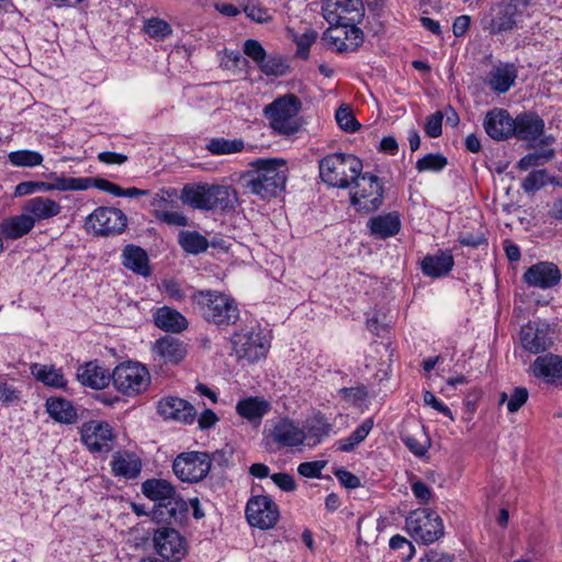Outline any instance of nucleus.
Here are the masks:
<instances>
[{"label":"nucleus","mask_w":562,"mask_h":562,"mask_svg":"<svg viewBox=\"0 0 562 562\" xmlns=\"http://www.w3.org/2000/svg\"><path fill=\"white\" fill-rule=\"evenodd\" d=\"M322 12L331 26H342V30L337 29L335 32H344L346 36L350 33L355 36V42L347 44L333 31H326L324 40L333 44L338 52L355 49L362 43V31L356 26L364 15L362 0H324Z\"/></svg>","instance_id":"f257e3e1"},{"label":"nucleus","mask_w":562,"mask_h":562,"mask_svg":"<svg viewBox=\"0 0 562 562\" xmlns=\"http://www.w3.org/2000/svg\"><path fill=\"white\" fill-rule=\"evenodd\" d=\"M251 169L243 175L241 180L251 193L271 199L285 189L288 180L286 161L281 158L257 159L250 162Z\"/></svg>","instance_id":"f03ea898"},{"label":"nucleus","mask_w":562,"mask_h":562,"mask_svg":"<svg viewBox=\"0 0 562 562\" xmlns=\"http://www.w3.org/2000/svg\"><path fill=\"white\" fill-rule=\"evenodd\" d=\"M180 198L193 209L226 211L234 209L237 193L229 186L188 184L182 189Z\"/></svg>","instance_id":"7ed1b4c3"},{"label":"nucleus","mask_w":562,"mask_h":562,"mask_svg":"<svg viewBox=\"0 0 562 562\" xmlns=\"http://www.w3.org/2000/svg\"><path fill=\"white\" fill-rule=\"evenodd\" d=\"M362 161L352 154L334 153L318 162L321 179L329 187L347 189L362 171Z\"/></svg>","instance_id":"20e7f679"},{"label":"nucleus","mask_w":562,"mask_h":562,"mask_svg":"<svg viewBox=\"0 0 562 562\" xmlns=\"http://www.w3.org/2000/svg\"><path fill=\"white\" fill-rule=\"evenodd\" d=\"M200 313L216 325H234L239 318V308L233 297L218 291H199L193 295Z\"/></svg>","instance_id":"39448f33"},{"label":"nucleus","mask_w":562,"mask_h":562,"mask_svg":"<svg viewBox=\"0 0 562 562\" xmlns=\"http://www.w3.org/2000/svg\"><path fill=\"white\" fill-rule=\"evenodd\" d=\"M301 100L294 94H285L276 99L263 110L271 128L279 135H291L299 131V112Z\"/></svg>","instance_id":"423d86ee"},{"label":"nucleus","mask_w":562,"mask_h":562,"mask_svg":"<svg viewBox=\"0 0 562 562\" xmlns=\"http://www.w3.org/2000/svg\"><path fill=\"white\" fill-rule=\"evenodd\" d=\"M405 530L417 542L431 544L445 535L441 517L429 508H418L408 514L405 519Z\"/></svg>","instance_id":"0eeeda50"},{"label":"nucleus","mask_w":562,"mask_h":562,"mask_svg":"<svg viewBox=\"0 0 562 562\" xmlns=\"http://www.w3.org/2000/svg\"><path fill=\"white\" fill-rule=\"evenodd\" d=\"M112 380L119 392L127 396H135L148 389L150 373L144 364L126 361L113 370Z\"/></svg>","instance_id":"6e6552de"},{"label":"nucleus","mask_w":562,"mask_h":562,"mask_svg":"<svg viewBox=\"0 0 562 562\" xmlns=\"http://www.w3.org/2000/svg\"><path fill=\"white\" fill-rule=\"evenodd\" d=\"M212 464L213 460L207 452H181L172 462V472L181 482L194 484L207 476Z\"/></svg>","instance_id":"1a4fd4ad"},{"label":"nucleus","mask_w":562,"mask_h":562,"mask_svg":"<svg viewBox=\"0 0 562 562\" xmlns=\"http://www.w3.org/2000/svg\"><path fill=\"white\" fill-rule=\"evenodd\" d=\"M350 201L358 212L371 213L381 207L383 203V187L380 179L366 172L353 180Z\"/></svg>","instance_id":"9d476101"},{"label":"nucleus","mask_w":562,"mask_h":562,"mask_svg":"<svg viewBox=\"0 0 562 562\" xmlns=\"http://www.w3.org/2000/svg\"><path fill=\"white\" fill-rule=\"evenodd\" d=\"M233 350L240 359L249 362L258 361L268 351L269 344L261 330L256 327L245 328L235 333L231 339Z\"/></svg>","instance_id":"9b49d317"},{"label":"nucleus","mask_w":562,"mask_h":562,"mask_svg":"<svg viewBox=\"0 0 562 562\" xmlns=\"http://www.w3.org/2000/svg\"><path fill=\"white\" fill-rule=\"evenodd\" d=\"M126 225V215L115 207L100 206L86 218L87 229L100 236L119 235Z\"/></svg>","instance_id":"f8f14e48"},{"label":"nucleus","mask_w":562,"mask_h":562,"mask_svg":"<svg viewBox=\"0 0 562 562\" xmlns=\"http://www.w3.org/2000/svg\"><path fill=\"white\" fill-rule=\"evenodd\" d=\"M530 0H506L497 7L496 13L483 20V27L491 34H498L513 30L517 16L529 7Z\"/></svg>","instance_id":"ddd939ff"},{"label":"nucleus","mask_w":562,"mask_h":562,"mask_svg":"<svg viewBox=\"0 0 562 562\" xmlns=\"http://www.w3.org/2000/svg\"><path fill=\"white\" fill-rule=\"evenodd\" d=\"M519 339L525 351L538 355L553 345V329L544 322H529L521 327Z\"/></svg>","instance_id":"4468645a"},{"label":"nucleus","mask_w":562,"mask_h":562,"mask_svg":"<svg viewBox=\"0 0 562 562\" xmlns=\"http://www.w3.org/2000/svg\"><path fill=\"white\" fill-rule=\"evenodd\" d=\"M248 522L262 530L272 528L279 519L278 505L267 495L250 498L246 506Z\"/></svg>","instance_id":"2eb2a0df"},{"label":"nucleus","mask_w":562,"mask_h":562,"mask_svg":"<svg viewBox=\"0 0 562 562\" xmlns=\"http://www.w3.org/2000/svg\"><path fill=\"white\" fill-rule=\"evenodd\" d=\"M154 544L161 558L173 562L180 561L188 552L186 539L175 528L157 529L154 535Z\"/></svg>","instance_id":"dca6fc26"},{"label":"nucleus","mask_w":562,"mask_h":562,"mask_svg":"<svg viewBox=\"0 0 562 562\" xmlns=\"http://www.w3.org/2000/svg\"><path fill=\"white\" fill-rule=\"evenodd\" d=\"M114 436L111 426L105 422L91 420L83 424L81 440L93 452H109Z\"/></svg>","instance_id":"f3484780"},{"label":"nucleus","mask_w":562,"mask_h":562,"mask_svg":"<svg viewBox=\"0 0 562 562\" xmlns=\"http://www.w3.org/2000/svg\"><path fill=\"white\" fill-rule=\"evenodd\" d=\"M559 267L549 261H540L530 266L522 274V281L532 288L541 290L552 289L561 281Z\"/></svg>","instance_id":"a211bd4d"},{"label":"nucleus","mask_w":562,"mask_h":562,"mask_svg":"<svg viewBox=\"0 0 562 562\" xmlns=\"http://www.w3.org/2000/svg\"><path fill=\"white\" fill-rule=\"evenodd\" d=\"M189 505L180 496L156 504L151 510V519L157 524L182 525L188 518Z\"/></svg>","instance_id":"6ab92c4d"},{"label":"nucleus","mask_w":562,"mask_h":562,"mask_svg":"<svg viewBox=\"0 0 562 562\" xmlns=\"http://www.w3.org/2000/svg\"><path fill=\"white\" fill-rule=\"evenodd\" d=\"M158 413L168 419L191 425L196 419V409L188 401L168 396L159 401Z\"/></svg>","instance_id":"aec40b11"},{"label":"nucleus","mask_w":562,"mask_h":562,"mask_svg":"<svg viewBox=\"0 0 562 562\" xmlns=\"http://www.w3.org/2000/svg\"><path fill=\"white\" fill-rule=\"evenodd\" d=\"M486 134L495 140H504L515 132L514 119L504 109H493L485 115L483 122Z\"/></svg>","instance_id":"412c9836"},{"label":"nucleus","mask_w":562,"mask_h":562,"mask_svg":"<svg viewBox=\"0 0 562 562\" xmlns=\"http://www.w3.org/2000/svg\"><path fill=\"white\" fill-rule=\"evenodd\" d=\"M269 437L279 447L291 448L301 446L306 439V434L294 422L282 418L273 424L269 431Z\"/></svg>","instance_id":"4be33fe9"},{"label":"nucleus","mask_w":562,"mask_h":562,"mask_svg":"<svg viewBox=\"0 0 562 562\" xmlns=\"http://www.w3.org/2000/svg\"><path fill=\"white\" fill-rule=\"evenodd\" d=\"M22 211L35 225L57 216L61 212V205L47 196H34L24 202Z\"/></svg>","instance_id":"5701e85b"},{"label":"nucleus","mask_w":562,"mask_h":562,"mask_svg":"<svg viewBox=\"0 0 562 562\" xmlns=\"http://www.w3.org/2000/svg\"><path fill=\"white\" fill-rule=\"evenodd\" d=\"M402 223L397 212H389L369 218L367 228L376 239H386L398 234Z\"/></svg>","instance_id":"b1692460"},{"label":"nucleus","mask_w":562,"mask_h":562,"mask_svg":"<svg viewBox=\"0 0 562 562\" xmlns=\"http://www.w3.org/2000/svg\"><path fill=\"white\" fill-rule=\"evenodd\" d=\"M513 136L519 140H536L544 130L543 120L535 113H521L514 119Z\"/></svg>","instance_id":"393cba45"},{"label":"nucleus","mask_w":562,"mask_h":562,"mask_svg":"<svg viewBox=\"0 0 562 562\" xmlns=\"http://www.w3.org/2000/svg\"><path fill=\"white\" fill-rule=\"evenodd\" d=\"M531 371L547 382L562 381V358L552 353L539 356L531 364Z\"/></svg>","instance_id":"a878e982"},{"label":"nucleus","mask_w":562,"mask_h":562,"mask_svg":"<svg viewBox=\"0 0 562 562\" xmlns=\"http://www.w3.org/2000/svg\"><path fill=\"white\" fill-rule=\"evenodd\" d=\"M454 259L449 250H439L435 255L426 256L420 263L425 276L440 278L447 276L453 268Z\"/></svg>","instance_id":"bb28decb"},{"label":"nucleus","mask_w":562,"mask_h":562,"mask_svg":"<svg viewBox=\"0 0 562 562\" xmlns=\"http://www.w3.org/2000/svg\"><path fill=\"white\" fill-rule=\"evenodd\" d=\"M122 265L132 272L149 277L151 274V267L147 252L135 245H127L122 251Z\"/></svg>","instance_id":"cd10ccee"},{"label":"nucleus","mask_w":562,"mask_h":562,"mask_svg":"<svg viewBox=\"0 0 562 562\" xmlns=\"http://www.w3.org/2000/svg\"><path fill=\"white\" fill-rule=\"evenodd\" d=\"M153 351L165 362L177 364L187 355L186 346L181 340L172 336H165L153 346Z\"/></svg>","instance_id":"c85d7f7f"},{"label":"nucleus","mask_w":562,"mask_h":562,"mask_svg":"<svg viewBox=\"0 0 562 562\" xmlns=\"http://www.w3.org/2000/svg\"><path fill=\"white\" fill-rule=\"evenodd\" d=\"M271 405L268 401L258 396H250L238 401L236 404L237 414L252 425H259Z\"/></svg>","instance_id":"c756f323"},{"label":"nucleus","mask_w":562,"mask_h":562,"mask_svg":"<svg viewBox=\"0 0 562 562\" xmlns=\"http://www.w3.org/2000/svg\"><path fill=\"white\" fill-rule=\"evenodd\" d=\"M46 412L57 423L71 425L78 419L76 407L64 397H49L45 403Z\"/></svg>","instance_id":"7c9ffc66"},{"label":"nucleus","mask_w":562,"mask_h":562,"mask_svg":"<svg viewBox=\"0 0 562 562\" xmlns=\"http://www.w3.org/2000/svg\"><path fill=\"white\" fill-rule=\"evenodd\" d=\"M33 228V221L23 211L21 214L9 216L0 223V234L7 239L21 238Z\"/></svg>","instance_id":"2f4dec72"},{"label":"nucleus","mask_w":562,"mask_h":562,"mask_svg":"<svg viewBox=\"0 0 562 562\" xmlns=\"http://www.w3.org/2000/svg\"><path fill=\"white\" fill-rule=\"evenodd\" d=\"M142 493L150 501L161 504L178 496L176 487L162 479H149L142 483Z\"/></svg>","instance_id":"473e14b6"},{"label":"nucleus","mask_w":562,"mask_h":562,"mask_svg":"<svg viewBox=\"0 0 562 562\" xmlns=\"http://www.w3.org/2000/svg\"><path fill=\"white\" fill-rule=\"evenodd\" d=\"M517 78V70L513 64H505L494 67L488 76L487 82L492 90L505 93L510 89Z\"/></svg>","instance_id":"72a5a7b5"},{"label":"nucleus","mask_w":562,"mask_h":562,"mask_svg":"<svg viewBox=\"0 0 562 562\" xmlns=\"http://www.w3.org/2000/svg\"><path fill=\"white\" fill-rule=\"evenodd\" d=\"M77 378L82 385L95 390L106 386L110 380L105 369L97 362H88L79 367Z\"/></svg>","instance_id":"f704fd0d"},{"label":"nucleus","mask_w":562,"mask_h":562,"mask_svg":"<svg viewBox=\"0 0 562 562\" xmlns=\"http://www.w3.org/2000/svg\"><path fill=\"white\" fill-rule=\"evenodd\" d=\"M154 319L156 326L166 331L180 333L188 326L186 317L168 306L158 308L154 314Z\"/></svg>","instance_id":"c9c22d12"},{"label":"nucleus","mask_w":562,"mask_h":562,"mask_svg":"<svg viewBox=\"0 0 562 562\" xmlns=\"http://www.w3.org/2000/svg\"><path fill=\"white\" fill-rule=\"evenodd\" d=\"M112 472L115 476L125 479H135L139 475L143 464L140 459L134 453H119L111 462Z\"/></svg>","instance_id":"e433bc0d"},{"label":"nucleus","mask_w":562,"mask_h":562,"mask_svg":"<svg viewBox=\"0 0 562 562\" xmlns=\"http://www.w3.org/2000/svg\"><path fill=\"white\" fill-rule=\"evenodd\" d=\"M31 373L46 386L63 389L67 385L61 369H56L54 366L34 363L31 367Z\"/></svg>","instance_id":"4c0bfd02"},{"label":"nucleus","mask_w":562,"mask_h":562,"mask_svg":"<svg viewBox=\"0 0 562 562\" xmlns=\"http://www.w3.org/2000/svg\"><path fill=\"white\" fill-rule=\"evenodd\" d=\"M50 179L53 190L58 191H82L91 188L90 178H68L65 175L52 172L47 176Z\"/></svg>","instance_id":"58836bf2"},{"label":"nucleus","mask_w":562,"mask_h":562,"mask_svg":"<svg viewBox=\"0 0 562 562\" xmlns=\"http://www.w3.org/2000/svg\"><path fill=\"white\" fill-rule=\"evenodd\" d=\"M373 428V419H364L347 438L339 440L338 450L342 452H350L362 442Z\"/></svg>","instance_id":"ea45409f"},{"label":"nucleus","mask_w":562,"mask_h":562,"mask_svg":"<svg viewBox=\"0 0 562 562\" xmlns=\"http://www.w3.org/2000/svg\"><path fill=\"white\" fill-rule=\"evenodd\" d=\"M178 241L186 252L192 255L204 252L209 248V240L198 232H181Z\"/></svg>","instance_id":"a19ab883"},{"label":"nucleus","mask_w":562,"mask_h":562,"mask_svg":"<svg viewBox=\"0 0 562 562\" xmlns=\"http://www.w3.org/2000/svg\"><path fill=\"white\" fill-rule=\"evenodd\" d=\"M245 147L241 139H227L224 137L211 138L205 148L213 155H231L240 153Z\"/></svg>","instance_id":"79ce46f5"},{"label":"nucleus","mask_w":562,"mask_h":562,"mask_svg":"<svg viewBox=\"0 0 562 562\" xmlns=\"http://www.w3.org/2000/svg\"><path fill=\"white\" fill-rule=\"evenodd\" d=\"M289 36L296 44V55L303 59L308 57V50L317 38V32L311 27H304L303 32L288 30Z\"/></svg>","instance_id":"37998d69"},{"label":"nucleus","mask_w":562,"mask_h":562,"mask_svg":"<svg viewBox=\"0 0 562 562\" xmlns=\"http://www.w3.org/2000/svg\"><path fill=\"white\" fill-rule=\"evenodd\" d=\"M402 441L417 457H423L430 447V441L424 431V427L419 428L416 434L402 436Z\"/></svg>","instance_id":"c03bdc74"},{"label":"nucleus","mask_w":562,"mask_h":562,"mask_svg":"<svg viewBox=\"0 0 562 562\" xmlns=\"http://www.w3.org/2000/svg\"><path fill=\"white\" fill-rule=\"evenodd\" d=\"M143 30L148 36L155 40H164L172 33L171 25L160 18L147 19L144 22Z\"/></svg>","instance_id":"a18cd8bd"},{"label":"nucleus","mask_w":562,"mask_h":562,"mask_svg":"<svg viewBox=\"0 0 562 562\" xmlns=\"http://www.w3.org/2000/svg\"><path fill=\"white\" fill-rule=\"evenodd\" d=\"M9 161L16 167H35L42 164L43 157L37 151L18 150L9 154Z\"/></svg>","instance_id":"49530a36"},{"label":"nucleus","mask_w":562,"mask_h":562,"mask_svg":"<svg viewBox=\"0 0 562 562\" xmlns=\"http://www.w3.org/2000/svg\"><path fill=\"white\" fill-rule=\"evenodd\" d=\"M448 164L447 158L437 153V154H427L423 158L418 159L416 162V169L419 172L424 171H440L442 170Z\"/></svg>","instance_id":"de8ad7c7"},{"label":"nucleus","mask_w":562,"mask_h":562,"mask_svg":"<svg viewBox=\"0 0 562 562\" xmlns=\"http://www.w3.org/2000/svg\"><path fill=\"white\" fill-rule=\"evenodd\" d=\"M260 70L267 76H283L286 74L289 66L279 56H267L263 61L258 65Z\"/></svg>","instance_id":"09e8293b"},{"label":"nucleus","mask_w":562,"mask_h":562,"mask_svg":"<svg viewBox=\"0 0 562 562\" xmlns=\"http://www.w3.org/2000/svg\"><path fill=\"white\" fill-rule=\"evenodd\" d=\"M553 156H554L553 149H543L541 151L528 154V155L524 156L518 161V168L520 170H528L531 167L539 166L543 161H548V160L552 159Z\"/></svg>","instance_id":"8fccbe9b"},{"label":"nucleus","mask_w":562,"mask_h":562,"mask_svg":"<svg viewBox=\"0 0 562 562\" xmlns=\"http://www.w3.org/2000/svg\"><path fill=\"white\" fill-rule=\"evenodd\" d=\"M548 180L546 170H535L530 172L521 183L525 192H535L544 187Z\"/></svg>","instance_id":"3c124183"},{"label":"nucleus","mask_w":562,"mask_h":562,"mask_svg":"<svg viewBox=\"0 0 562 562\" xmlns=\"http://www.w3.org/2000/svg\"><path fill=\"white\" fill-rule=\"evenodd\" d=\"M390 548L394 551H402L401 559L409 561L415 554V547L406 538L395 535L390 539Z\"/></svg>","instance_id":"603ef678"},{"label":"nucleus","mask_w":562,"mask_h":562,"mask_svg":"<svg viewBox=\"0 0 562 562\" xmlns=\"http://www.w3.org/2000/svg\"><path fill=\"white\" fill-rule=\"evenodd\" d=\"M336 121L346 132H356L360 128V124L347 106H340L336 111Z\"/></svg>","instance_id":"864d4df0"},{"label":"nucleus","mask_w":562,"mask_h":562,"mask_svg":"<svg viewBox=\"0 0 562 562\" xmlns=\"http://www.w3.org/2000/svg\"><path fill=\"white\" fill-rule=\"evenodd\" d=\"M157 220L170 226L184 227L188 225L187 216L177 211L157 210Z\"/></svg>","instance_id":"5fc2aeb1"},{"label":"nucleus","mask_w":562,"mask_h":562,"mask_svg":"<svg viewBox=\"0 0 562 562\" xmlns=\"http://www.w3.org/2000/svg\"><path fill=\"white\" fill-rule=\"evenodd\" d=\"M21 392L12 384L0 378V402L12 405L20 401Z\"/></svg>","instance_id":"6e6d98bb"},{"label":"nucleus","mask_w":562,"mask_h":562,"mask_svg":"<svg viewBox=\"0 0 562 562\" xmlns=\"http://www.w3.org/2000/svg\"><path fill=\"white\" fill-rule=\"evenodd\" d=\"M331 430V425L323 419H316L307 429L306 438H315L313 445L321 441L322 438L327 437Z\"/></svg>","instance_id":"4d7b16f0"},{"label":"nucleus","mask_w":562,"mask_h":562,"mask_svg":"<svg viewBox=\"0 0 562 562\" xmlns=\"http://www.w3.org/2000/svg\"><path fill=\"white\" fill-rule=\"evenodd\" d=\"M442 120L443 115L441 112L437 111L434 114L429 115L426 120L425 124V133L427 136L431 138L439 137L442 133Z\"/></svg>","instance_id":"13d9d810"},{"label":"nucleus","mask_w":562,"mask_h":562,"mask_svg":"<svg viewBox=\"0 0 562 562\" xmlns=\"http://www.w3.org/2000/svg\"><path fill=\"white\" fill-rule=\"evenodd\" d=\"M244 53L250 57L257 65L263 61L266 50L262 45L256 40H247L244 44Z\"/></svg>","instance_id":"bf43d9fd"},{"label":"nucleus","mask_w":562,"mask_h":562,"mask_svg":"<svg viewBox=\"0 0 562 562\" xmlns=\"http://www.w3.org/2000/svg\"><path fill=\"white\" fill-rule=\"evenodd\" d=\"M528 395L529 393L526 387H515L507 402L508 412H517L527 402Z\"/></svg>","instance_id":"052dcab7"},{"label":"nucleus","mask_w":562,"mask_h":562,"mask_svg":"<svg viewBox=\"0 0 562 562\" xmlns=\"http://www.w3.org/2000/svg\"><path fill=\"white\" fill-rule=\"evenodd\" d=\"M326 461L303 462L299 465L297 472L304 477H321Z\"/></svg>","instance_id":"680f3d73"},{"label":"nucleus","mask_w":562,"mask_h":562,"mask_svg":"<svg viewBox=\"0 0 562 562\" xmlns=\"http://www.w3.org/2000/svg\"><path fill=\"white\" fill-rule=\"evenodd\" d=\"M423 400L425 405L431 406L434 409L449 417L451 420H454L451 409L440 402L432 392L425 391L423 394Z\"/></svg>","instance_id":"e2e57ef3"},{"label":"nucleus","mask_w":562,"mask_h":562,"mask_svg":"<svg viewBox=\"0 0 562 562\" xmlns=\"http://www.w3.org/2000/svg\"><path fill=\"white\" fill-rule=\"evenodd\" d=\"M175 193V190H161L159 193H156L150 202V205L153 206V213L155 217L157 218V210H167V206L169 204L168 198H171Z\"/></svg>","instance_id":"0e129e2a"},{"label":"nucleus","mask_w":562,"mask_h":562,"mask_svg":"<svg viewBox=\"0 0 562 562\" xmlns=\"http://www.w3.org/2000/svg\"><path fill=\"white\" fill-rule=\"evenodd\" d=\"M162 292L175 301H181L184 297V293L180 284L175 280H164L161 283Z\"/></svg>","instance_id":"69168bd1"},{"label":"nucleus","mask_w":562,"mask_h":562,"mask_svg":"<svg viewBox=\"0 0 562 562\" xmlns=\"http://www.w3.org/2000/svg\"><path fill=\"white\" fill-rule=\"evenodd\" d=\"M271 480L284 492H292L296 487L293 476L288 473H274L271 475Z\"/></svg>","instance_id":"338daca9"},{"label":"nucleus","mask_w":562,"mask_h":562,"mask_svg":"<svg viewBox=\"0 0 562 562\" xmlns=\"http://www.w3.org/2000/svg\"><path fill=\"white\" fill-rule=\"evenodd\" d=\"M335 475L341 485L347 488H356L360 486V479L345 469L337 470Z\"/></svg>","instance_id":"774afa93"}]
</instances>
